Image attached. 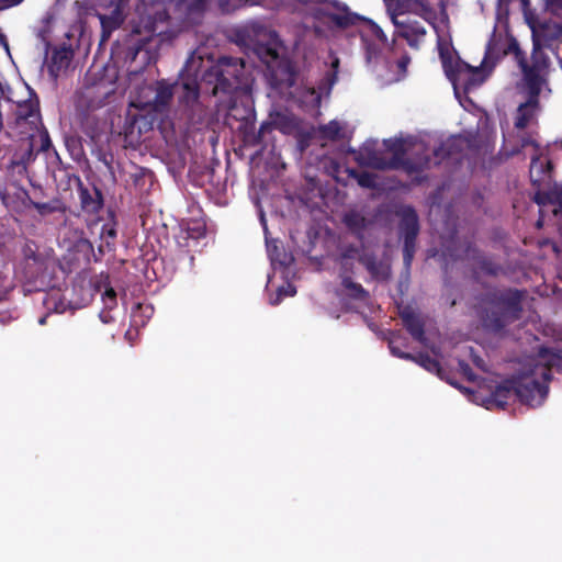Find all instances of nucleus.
<instances>
[{
    "label": "nucleus",
    "mask_w": 562,
    "mask_h": 562,
    "mask_svg": "<svg viewBox=\"0 0 562 562\" xmlns=\"http://www.w3.org/2000/svg\"><path fill=\"white\" fill-rule=\"evenodd\" d=\"M330 4L337 12L317 8L313 11L314 19L339 30L355 26L362 43L366 61L368 64L376 63L387 43L383 30L372 20L351 12L346 4L337 0L330 1Z\"/></svg>",
    "instance_id": "1"
},
{
    "label": "nucleus",
    "mask_w": 562,
    "mask_h": 562,
    "mask_svg": "<svg viewBox=\"0 0 562 562\" xmlns=\"http://www.w3.org/2000/svg\"><path fill=\"white\" fill-rule=\"evenodd\" d=\"M207 83L214 85L213 94H235L248 92L251 89L252 78L246 69L243 58L222 56L204 76Z\"/></svg>",
    "instance_id": "2"
},
{
    "label": "nucleus",
    "mask_w": 562,
    "mask_h": 562,
    "mask_svg": "<svg viewBox=\"0 0 562 562\" xmlns=\"http://www.w3.org/2000/svg\"><path fill=\"white\" fill-rule=\"evenodd\" d=\"M438 53L447 78L457 89L461 87L465 92L481 86L487 78L490 70L483 61L480 66H471L460 57L453 59L449 44L438 35Z\"/></svg>",
    "instance_id": "3"
},
{
    "label": "nucleus",
    "mask_w": 562,
    "mask_h": 562,
    "mask_svg": "<svg viewBox=\"0 0 562 562\" xmlns=\"http://www.w3.org/2000/svg\"><path fill=\"white\" fill-rule=\"evenodd\" d=\"M522 294L516 289L494 293L490 297L492 308L482 315L483 326L494 333L503 330L508 324L519 319L522 311Z\"/></svg>",
    "instance_id": "4"
},
{
    "label": "nucleus",
    "mask_w": 562,
    "mask_h": 562,
    "mask_svg": "<svg viewBox=\"0 0 562 562\" xmlns=\"http://www.w3.org/2000/svg\"><path fill=\"white\" fill-rule=\"evenodd\" d=\"M417 9H419V16L423 18L427 23L431 24L432 27L437 31V26L434 22L436 20V12L429 4L417 0V3L413 9L405 10L403 12H398L393 8H389V10H392L393 12L392 21L395 26V35L404 38L407 45L414 49H418L425 42L427 35L426 26L415 16L406 15L403 19H400V16L404 15L405 12H415Z\"/></svg>",
    "instance_id": "5"
},
{
    "label": "nucleus",
    "mask_w": 562,
    "mask_h": 562,
    "mask_svg": "<svg viewBox=\"0 0 562 562\" xmlns=\"http://www.w3.org/2000/svg\"><path fill=\"white\" fill-rule=\"evenodd\" d=\"M512 379L515 380V396L524 404L537 406L548 395L551 369L536 366L529 373L513 375Z\"/></svg>",
    "instance_id": "6"
},
{
    "label": "nucleus",
    "mask_w": 562,
    "mask_h": 562,
    "mask_svg": "<svg viewBox=\"0 0 562 562\" xmlns=\"http://www.w3.org/2000/svg\"><path fill=\"white\" fill-rule=\"evenodd\" d=\"M503 55H513L517 66L520 68L527 87L542 86L543 79L541 72L548 66V58L540 47L538 41H533L531 53V64L528 63L526 53L520 48L518 41L514 36L506 38V47Z\"/></svg>",
    "instance_id": "7"
},
{
    "label": "nucleus",
    "mask_w": 562,
    "mask_h": 562,
    "mask_svg": "<svg viewBox=\"0 0 562 562\" xmlns=\"http://www.w3.org/2000/svg\"><path fill=\"white\" fill-rule=\"evenodd\" d=\"M177 101L176 113L189 127L205 122L209 109L201 100L200 85L195 79L188 78L179 85Z\"/></svg>",
    "instance_id": "8"
},
{
    "label": "nucleus",
    "mask_w": 562,
    "mask_h": 562,
    "mask_svg": "<svg viewBox=\"0 0 562 562\" xmlns=\"http://www.w3.org/2000/svg\"><path fill=\"white\" fill-rule=\"evenodd\" d=\"M385 155L390 170H403L407 175L418 173L431 168V158L426 155L418 159L406 157L405 144L402 139H384L383 142Z\"/></svg>",
    "instance_id": "9"
},
{
    "label": "nucleus",
    "mask_w": 562,
    "mask_h": 562,
    "mask_svg": "<svg viewBox=\"0 0 562 562\" xmlns=\"http://www.w3.org/2000/svg\"><path fill=\"white\" fill-rule=\"evenodd\" d=\"M31 189L27 190V214L31 211L45 218L53 214H65L67 212V205L64 200L58 195L49 196L42 184L30 181Z\"/></svg>",
    "instance_id": "10"
},
{
    "label": "nucleus",
    "mask_w": 562,
    "mask_h": 562,
    "mask_svg": "<svg viewBox=\"0 0 562 562\" xmlns=\"http://www.w3.org/2000/svg\"><path fill=\"white\" fill-rule=\"evenodd\" d=\"M400 216L398 229L404 239L403 258L406 266H411L415 250L416 239L419 233V221L416 210L405 205L396 212Z\"/></svg>",
    "instance_id": "11"
},
{
    "label": "nucleus",
    "mask_w": 562,
    "mask_h": 562,
    "mask_svg": "<svg viewBox=\"0 0 562 562\" xmlns=\"http://www.w3.org/2000/svg\"><path fill=\"white\" fill-rule=\"evenodd\" d=\"M553 164L551 160L543 161L540 157H532L530 162V181L536 189L533 201L538 205H543L550 198L547 188L550 187L552 181Z\"/></svg>",
    "instance_id": "12"
},
{
    "label": "nucleus",
    "mask_w": 562,
    "mask_h": 562,
    "mask_svg": "<svg viewBox=\"0 0 562 562\" xmlns=\"http://www.w3.org/2000/svg\"><path fill=\"white\" fill-rule=\"evenodd\" d=\"M346 311L358 312V304L368 305L370 293L360 283L355 282L351 277L341 278L340 289L337 291Z\"/></svg>",
    "instance_id": "13"
},
{
    "label": "nucleus",
    "mask_w": 562,
    "mask_h": 562,
    "mask_svg": "<svg viewBox=\"0 0 562 562\" xmlns=\"http://www.w3.org/2000/svg\"><path fill=\"white\" fill-rule=\"evenodd\" d=\"M27 190L23 184L0 183V201L7 210L18 215L27 214Z\"/></svg>",
    "instance_id": "14"
},
{
    "label": "nucleus",
    "mask_w": 562,
    "mask_h": 562,
    "mask_svg": "<svg viewBox=\"0 0 562 562\" xmlns=\"http://www.w3.org/2000/svg\"><path fill=\"white\" fill-rule=\"evenodd\" d=\"M177 85L170 83L165 79L157 80L154 85L155 97L151 101L144 104L148 112L156 114H167L170 110V104L175 95V87Z\"/></svg>",
    "instance_id": "15"
},
{
    "label": "nucleus",
    "mask_w": 562,
    "mask_h": 562,
    "mask_svg": "<svg viewBox=\"0 0 562 562\" xmlns=\"http://www.w3.org/2000/svg\"><path fill=\"white\" fill-rule=\"evenodd\" d=\"M267 78L271 88L279 91L290 89L295 83V72L285 59L267 67Z\"/></svg>",
    "instance_id": "16"
},
{
    "label": "nucleus",
    "mask_w": 562,
    "mask_h": 562,
    "mask_svg": "<svg viewBox=\"0 0 562 562\" xmlns=\"http://www.w3.org/2000/svg\"><path fill=\"white\" fill-rule=\"evenodd\" d=\"M270 121L263 122L259 131L257 133H245L244 140L246 144L250 146H267L266 135L271 134L276 128L285 132V130L290 126V120L286 115L282 113H276L274 115H270Z\"/></svg>",
    "instance_id": "17"
},
{
    "label": "nucleus",
    "mask_w": 562,
    "mask_h": 562,
    "mask_svg": "<svg viewBox=\"0 0 562 562\" xmlns=\"http://www.w3.org/2000/svg\"><path fill=\"white\" fill-rule=\"evenodd\" d=\"M467 139L461 136H450L439 146L434 148L431 158V167L438 166L446 159L459 161L465 148Z\"/></svg>",
    "instance_id": "18"
},
{
    "label": "nucleus",
    "mask_w": 562,
    "mask_h": 562,
    "mask_svg": "<svg viewBox=\"0 0 562 562\" xmlns=\"http://www.w3.org/2000/svg\"><path fill=\"white\" fill-rule=\"evenodd\" d=\"M33 159L32 145L21 154L15 156L7 166L5 180L3 183L23 184L24 180L32 181L29 177L27 165Z\"/></svg>",
    "instance_id": "19"
},
{
    "label": "nucleus",
    "mask_w": 562,
    "mask_h": 562,
    "mask_svg": "<svg viewBox=\"0 0 562 562\" xmlns=\"http://www.w3.org/2000/svg\"><path fill=\"white\" fill-rule=\"evenodd\" d=\"M77 180V192L82 212L91 215L99 213L104 205L102 191L95 186H85L80 178Z\"/></svg>",
    "instance_id": "20"
},
{
    "label": "nucleus",
    "mask_w": 562,
    "mask_h": 562,
    "mask_svg": "<svg viewBox=\"0 0 562 562\" xmlns=\"http://www.w3.org/2000/svg\"><path fill=\"white\" fill-rule=\"evenodd\" d=\"M356 161L363 167L376 170H390L384 149L378 148L374 142L366 143L360 148L356 156Z\"/></svg>",
    "instance_id": "21"
},
{
    "label": "nucleus",
    "mask_w": 562,
    "mask_h": 562,
    "mask_svg": "<svg viewBox=\"0 0 562 562\" xmlns=\"http://www.w3.org/2000/svg\"><path fill=\"white\" fill-rule=\"evenodd\" d=\"M254 32L258 35H263L269 37V41L266 43L256 42L254 44V52L258 56V58L266 64L267 67H270L274 63L281 60V56L277 48V44L274 42L276 34L271 31H268L263 26L254 27Z\"/></svg>",
    "instance_id": "22"
},
{
    "label": "nucleus",
    "mask_w": 562,
    "mask_h": 562,
    "mask_svg": "<svg viewBox=\"0 0 562 562\" xmlns=\"http://www.w3.org/2000/svg\"><path fill=\"white\" fill-rule=\"evenodd\" d=\"M15 122L22 127L29 125L30 130H38L42 126V116L40 113V102L37 98L27 99L16 105Z\"/></svg>",
    "instance_id": "23"
},
{
    "label": "nucleus",
    "mask_w": 562,
    "mask_h": 562,
    "mask_svg": "<svg viewBox=\"0 0 562 562\" xmlns=\"http://www.w3.org/2000/svg\"><path fill=\"white\" fill-rule=\"evenodd\" d=\"M130 0H111L114 5L110 14H98L102 27V40H108L111 33L117 30L125 20V9Z\"/></svg>",
    "instance_id": "24"
},
{
    "label": "nucleus",
    "mask_w": 562,
    "mask_h": 562,
    "mask_svg": "<svg viewBox=\"0 0 562 562\" xmlns=\"http://www.w3.org/2000/svg\"><path fill=\"white\" fill-rule=\"evenodd\" d=\"M528 100L521 103L516 113L514 125L517 130L526 128L535 116V110L539 104V95L542 86L527 87Z\"/></svg>",
    "instance_id": "25"
},
{
    "label": "nucleus",
    "mask_w": 562,
    "mask_h": 562,
    "mask_svg": "<svg viewBox=\"0 0 562 562\" xmlns=\"http://www.w3.org/2000/svg\"><path fill=\"white\" fill-rule=\"evenodd\" d=\"M75 52L70 44L63 43L56 46L52 52L49 72L54 77H58L61 71H65L70 66L74 59Z\"/></svg>",
    "instance_id": "26"
},
{
    "label": "nucleus",
    "mask_w": 562,
    "mask_h": 562,
    "mask_svg": "<svg viewBox=\"0 0 562 562\" xmlns=\"http://www.w3.org/2000/svg\"><path fill=\"white\" fill-rule=\"evenodd\" d=\"M400 317L411 336L415 340L424 342L426 339L425 323L420 316L411 306H406L400 311Z\"/></svg>",
    "instance_id": "27"
},
{
    "label": "nucleus",
    "mask_w": 562,
    "mask_h": 562,
    "mask_svg": "<svg viewBox=\"0 0 562 562\" xmlns=\"http://www.w3.org/2000/svg\"><path fill=\"white\" fill-rule=\"evenodd\" d=\"M443 255L449 257L452 261L468 259L474 262H476L483 256L475 243L471 239H464L460 243L459 247H446Z\"/></svg>",
    "instance_id": "28"
},
{
    "label": "nucleus",
    "mask_w": 562,
    "mask_h": 562,
    "mask_svg": "<svg viewBox=\"0 0 562 562\" xmlns=\"http://www.w3.org/2000/svg\"><path fill=\"white\" fill-rule=\"evenodd\" d=\"M514 387L515 380H513L512 378L503 380L499 384L496 385L495 390L491 393V396L487 400L486 407L488 409L492 406L505 408L509 398L515 396Z\"/></svg>",
    "instance_id": "29"
},
{
    "label": "nucleus",
    "mask_w": 562,
    "mask_h": 562,
    "mask_svg": "<svg viewBox=\"0 0 562 562\" xmlns=\"http://www.w3.org/2000/svg\"><path fill=\"white\" fill-rule=\"evenodd\" d=\"M505 47L506 43H503L501 37H496L495 34H493L486 44L484 58L482 60L483 65H486L490 71L495 67L497 61L505 56L503 55V49Z\"/></svg>",
    "instance_id": "30"
},
{
    "label": "nucleus",
    "mask_w": 562,
    "mask_h": 562,
    "mask_svg": "<svg viewBox=\"0 0 562 562\" xmlns=\"http://www.w3.org/2000/svg\"><path fill=\"white\" fill-rule=\"evenodd\" d=\"M154 33L155 30H150L149 35L143 38H138L135 43L130 45L126 52V59L134 61L139 55H142L144 60H148L150 54V48L148 45Z\"/></svg>",
    "instance_id": "31"
},
{
    "label": "nucleus",
    "mask_w": 562,
    "mask_h": 562,
    "mask_svg": "<svg viewBox=\"0 0 562 562\" xmlns=\"http://www.w3.org/2000/svg\"><path fill=\"white\" fill-rule=\"evenodd\" d=\"M358 261L368 270V272L373 277L378 278L380 276H384V266L378 259V257L373 252H362Z\"/></svg>",
    "instance_id": "32"
},
{
    "label": "nucleus",
    "mask_w": 562,
    "mask_h": 562,
    "mask_svg": "<svg viewBox=\"0 0 562 562\" xmlns=\"http://www.w3.org/2000/svg\"><path fill=\"white\" fill-rule=\"evenodd\" d=\"M412 361L416 362L428 372L436 373L438 376L443 379V370L440 366V362L437 359L430 357L428 353L419 352L418 355H414Z\"/></svg>",
    "instance_id": "33"
},
{
    "label": "nucleus",
    "mask_w": 562,
    "mask_h": 562,
    "mask_svg": "<svg viewBox=\"0 0 562 562\" xmlns=\"http://www.w3.org/2000/svg\"><path fill=\"white\" fill-rule=\"evenodd\" d=\"M100 238L102 240L99 246V252L103 255L105 251H112L115 247L116 228L112 224H104L101 228Z\"/></svg>",
    "instance_id": "34"
},
{
    "label": "nucleus",
    "mask_w": 562,
    "mask_h": 562,
    "mask_svg": "<svg viewBox=\"0 0 562 562\" xmlns=\"http://www.w3.org/2000/svg\"><path fill=\"white\" fill-rule=\"evenodd\" d=\"M349 176L353 178L357 183L364 189H376V176L368 171H358L356 169H349Z\"/></svg>",
    "instance_id": "35"
},
{
    "label": "nucleus",
    "mask_w": 562,
    "mask_h": 562,
    "mask_svg": "<svg viewBox=\"0 0 562 562\" xmlns=\"http://www.w3.org/2000/svg\"><path fill=\"white\" fill-rule=\"evenodd\" d=\"M480 270L490 277H497L503 272V267L484 255L475 262Z\"/></svg>",
    "instance_id": "36"
},
{
    "label": "nucleus",
    "mask_w": 562,
    "mask_h": 562,
    "mask_svg": "<svg viewBox=\"0 0 562 562\" xmlns=\"http://www.w3.org/2000/svg\"><path fill=\"white\" fill-rule=\"evenodd\" d=\"M321 131L323 136L330 140H337L341 137V126L337 121H330Z\"/></svg>",
    "instance_id": "37"
},
{
    "label": "nucleus",
    "mask_w": 562,
    "mask_h": 562,
    "mask_svg": "<svg viewBox=\"0 0 562 562\" xmlns=\"http://www.w3.org/2000/svg\"><path fill=\"white\" fill-rule=\"evenodd\" d=\"M34 132L38 133L40 143H41L40 144V150L41 151H47L52 147V140H50V137H49V134H48L47 130L42 124V126H40L38 130H30L27 135L31 138H33L34 137Z\"/></svg>",
    "instance_id": "38"
},
{
    "label": "nucleus",
    "mask_w": 562,
    "mask_h": 562,
    "mask_svg": "<svg viewBox=\"0 0 562 562\" xmlns=\"http://www.w3.org/2000/svg\"><path fill=\"white\" fill-rule=\"evenodd\" d=\"M74 249L81 254L83 259L89 261L90 255L93 254V246L91 241L82 236H80L74 244Z\"/></svg>",
    "instance_id": "39"
},
{
    "label": "nucleus",
    "mask_w": 562,
    "mask_h": 562,
    "mask_svg": "<svg viewBox=\"0 0 562 562\" xmlns=\"http://www.w3.org/2000/svg\"><path fill=\"white\" fill-rule=\"evenodd\" d=\"M204 235V232L200 229H182L177 237V241L180 246L189 247V240L192 239L196 241V239Z\"/></svg>",
    "instance_id": "40"
},
{
    "label": "nucleus",
    "mask_w": 562,
    "mask_h": 562,
    "mask_svg": "<svg viewBox=\"0 0 562 562\" xmlns=\"http://www.w3.org/2000/svg\"><path fill=\"white\" fill-rule=\"evenodd\" d=\"M400 338V335L392 334L391 338L389 339V348L393 356L398 357L401 359L405 360H413L414 355L409 352L403 351L400 346L397 345V339Z\"/></svg>",
    "instance_id": "41"
},
{
    "label": "nucleus",
    "mask_w": 562,
    "mask_h": 562,
    "mask_svg": "<svg viewBox=\"0 0 562 562\" xmlns=\"http://www.w3.org/2000/svg\"><path fill=\"white\" fill-rule=\"evenodd\" d=\"M387 8H393L395 11L403 12L411 10L417 3V0H385Z\"/></svg>",
    "instance_id": "42"
},
{
    "label": "nucleus",
    "mask_w": 562,
    "mask_h": 562,
    "mask_svg": "<svg viewBox=\"0 0 562 562\" xmlns=\"http://www.w3.org/2000/svg\"><path fill=\"white\" fill-rule=\"evenodd\" d=\"M102 301L104 303V306L106 308H113L116 306V293L115 291L110 288L106 289L105 292L102 295Z\"/></svg>",
    "instance_id": "43"
},
{
    "label": "nucleus",
    "mask_w": 562,
    "mask_h": 562,
    "mask_svg": "<svg viewBox=\"0 0 562 562\" xmlns=\"http://www.w3.org/2000/svg\"><path fill=\"white\" fill-rule=\"evenodd\" d=\"M546 9L553 15L562 16V0H546Z\"/></svg>",
    "instance_id": "44"
},
{
    "label": "nucleus",
    "mask_w": 562,
    "mask_h": 562,
    "mask_svg": "<svg viewBox=\"0 0 562 562\" xmlns=\"http://www.w3.org/2000/svg\"><path fill=\"white\" fill-rule=\"evenodd\" d=\"M458 364L460 372L467 378L468 381L474 382L476 380L475 373L467 361L459 360Z\"/></svg>",
    "instance_id": "45"
},
{
    "label": "nucleus",
    "mask_w": 562,
    "mask_h": 562,
    "mask_svg": "<svg viewBox=\"0 0 562 562\" xmlns=\"http://www.w3.org/2000/svg\"><path fill=\"white\" fill-rule=\"evenodd\" d=\"M211 0H192L188 5L189 13H201L205 10L207 2Z\"/></svg>",
    "instance_id": "46"
},
{
    "label": "nucleus",
    "mask_w": 562,
    "mask_h": 562,
    "mask_svg": "<svg viewBox=\"0 0 562 562\" xmlns=\"http://www.w3.org/2000/svg\"><path fill=\"white\" fill-rule=\"evenodd\" d=\"M550 194V198L547 200V202L557 203L562 209V187L557 188L553 191H548Z\"/></svg>",
    "instance_id": "47"
},
{
    "label": "nucleus",
    "mask_w": 562,
    "mask_h": 562,
    "mask_svg": "<svg viewBox=\"0 0 562 562\" xmlns=\"http://www.w3.org/2000/svg\"><path fill=\"white\" fill-rule=\"evenodd\" d=\"M111 310L112 308H106L104 307V310H102L99 314V318L100 321L103 323V324H111L114 322V317L113 315L111 314Z\"/></svg>",
    "instance_id": "48"
},
{
    "label": "nucleus",
    "mask_w": 562,
    "mask_h": 562,
    "mask_svg": "<svg viewBox=\"0 0 562 562\" xmlns=\"http://www.w3.org/2000/svg\"><path fill=\"white\" fill-rule=\"evenodd\" d=\"M269 2H270V0H244L245 5H249V7H252V5L268 7Z\"/></svg>",
    "instance_id": "49"
},
{
    "label": "nucleus",
    "mask_w": 562,
    "mask_h": 562,
    "mask_svg": "<svg viewBox=\"0 0 562 562\" xmlns=\"http://www.w3.org/2000/svg\"><path fill=\"white\" fill-rule=\"evenodd\" d=\"M282 296H283L282 289H279V292H278V294H277V297H276V300L271 301V304H272V305L278 304V303L281 301Z\"/></svg>",
    "instance_id": "50"
},
{
    "label": "nucleus",
    "mask_w": 562,
    "mask_h": 562,
    "mask_svg": "<svg viewBox=\"0 0 562 562\" xmlns=\"http://www.w3.org/2000/svg\"><path fill=\"white\" fill-rule=\"evenodd\" d=\"M473 361L479 368L483 369L484 361L480 357L475 358Z\"/></svg>",
    "instance_id": "51"
},
{
    "label": "nucleus",
    "mask_w": 562,
    "mask_h": 562,
    "mask_svg": "<svg viewBox=\"0 0 562 562\" xmlns=\"http://www.w3.org/2000/svg\"><path fill=\"white\" fill-rule=\"evenodd\" d=\"M408 60H409V58H408V57L403 58V59L400 61L398 66H400L401 68H405V67H406V64L408 63Z\"/></svg>",
    "instance_id": "52"
},
{
    "label": "nucleus",
    "mask_w": 562,
    "mask_h": 562,
    "mask_svg": "<svg viewBox=\"0 0 562 562\" xmlns=\"http://www.w3.org/2000/svg\"><path fill=\"white\" fill-rule=\"evenodd\" d=\"M286 255H284V259H279L277 257H272V260H278L281 265L288 266V261L285 260Z\"/></svg>",
    "instance_id": "53"
},
{
    "label": "nucleus",
    "mask_w": 562,
    "mask_h": 562,
    "mask_svg": "<svg viewBox=\"0 0 562 562\" xmlns=\"http://www.w3.org/2000/svg\"><path fill=\"white\" fill-rule=\"evenodd\" d=\"M527 145H536V144L533 140L526 138L522 140V146H527Z\"/></svg>",
    "instance_id": "54"
},
{
    "label": "nucleus",
    "mask_w": 562,
    "mask_h": 562,
    "mask_svg": "<svg viewBox=\"0 0 562 562\" xmlns=\"http://www.w3.org/2000/svg\"><path fill=\"white\" fill-rule=\"evenodd\" d=\"M47 317H48V315H45V316L41 317V318H40V321H38V323H40L41 325L46 324V319H47Z\"/></svg>",
    "instance_id": "55"
},
{
    "label": "nucleus",
    "mask_w": 562,
    "mask_h": 562,
    "mask_svg": "<svg viewBox=\"0 0 562 562\" xmlns=\"http://www.w3.org/2000/svg\"><path fill=\"white\" fill-rule=\"evenodd\" d=\"M557 367H558L560 370H562V357H559V358H558Z\"/></svg>",
    "instance_id": "56"
},
{
    "label": "nucleus",
    "mask_w": 562,
    "mask_h": 562,
    "mask_svg": "<svg viewBox=\"0 0 562 562\" xmlns=\"http://www.w3.org/2000/svg\"><path fill=\"white\" fill-rule=\"evenodd\" d=\"M131 333H132V331H131V329H128V330L125 333V337H126L127 339H131V337H132V334H131Z\"/></svg>",
    "instance_id": "57"
},
{
    "label": "nucleus",
    "mask_w": 562,
    "mask_h": 562,
    "mask_svg": "<svg viewBox=\"0 0 562 562\" xmlns=\"http://www.w3.org/2000/svg\"><path fill=\"white\" fill-rule=\"evenodd\" d=\"M448 382H449L451 385H453V386H456V387H458V389H461V386H460V385H458L456 382H453V381H451V380H448Z\"/></svg>",
    "instance_id": "58"
},
{
    "label": "nucleus",
    "mask_w": 562,
    "mask_h": 562,
    "mask_svg": "<svg viewBox=\"0 0 562 562\" xmlns=\"http://www.w3.org/2000/svg\"><path fill=\"white\" fill-rule=\"evenodd\" d=\"M22 0H11V4H19Z\"/></svg>",
    "instance_id": "59"
},
{
    "label": "nucleus",
    "mask_w": 562,
    "mask_h": 562,
    "mask_svg": "<svg viewBox=\"0 0 562 562\" xmlns=\"http://www.w3.org/2000/svg\"><path fill=\"white\" fill-rule=\"evenodd\" d=\"M177 1H178V3L180 4V3H181V2H183L184 0H177Z\"/></svg>",
    "instance_id": "60"
}]
</instances>
